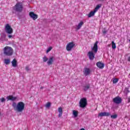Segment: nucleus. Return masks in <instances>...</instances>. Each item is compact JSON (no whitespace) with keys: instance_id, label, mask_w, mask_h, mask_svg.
<instances>
[{"instance_id":"obj_1","label":"nucleus","mask_w":130,"mask_h":130,"mask_svg":"<svg viewBox=\"0 0 130 130\" xmlns=\"http://www.w3.org/2000/svg\"><path fill=\"white\" fill-rule=\"evenodd\" d=\"M92 51H89L87 53V56H88L89 59L90 60H93L94 58H95V53H97L98 51V41H96L94 44L93 47H92L91 48Z\"/></svg>"},{"instance_id":"obj_2","label":"nucleus","mask_w":130,"mask_h":130,"mask_svg":"<svg viewBox=\"0 0 130 130\" xmlns=\"http://www.w3.org/2000/svg\"><path fill=\"white\" fill-rule=\"evenodd\" d=\"M12 107L16 111L22 112L25 109V104L23 102H20L17 104L15 102H13Z\"/></svg>"},{"instance_id":"obj_3","label":"nucleus","mask_w":130,"mask_h":130,"mask_svg":"<svg viewBox=\"0 0 130 130\" xmlns=\"http://www.w3.org/2000/svg\"><path fill=\"white\" fill-rule=\"evenodd\" d=\"M13 10L17 13H22L24 9V6L22 2H18L13 8Z\"/></svg>"},{"instance_id":"obj_4","label":"nucleus","mask_w":130,"mask_h":130,"mask_svg":"<svg viewBox=\"0 0 130 130\" xmlns=\"http://www.w3.org/2000/svg\"><path fill=\"white\" fill-rule=\"evenodd\" d=\"M3 50L5 55L7 56H11L14 53V50L11 47L6 46L4 48Z\"/></svg>"},{"instance_id":"obj_5","label":"nucleus","mask_w":130,"mask_h":130,"mask_svg":"<svg viewBox=\"0 0 130 130\" xmlns=\"http://www.w3.org/2000/svg\"><path fill=\"white\" fill-rule=\"evenodd\" d=\"M79 106L81 108H85L87 106V99L86 98H82L79 102Z\"/></svg>"},{"instance_id":"obj_6","label":"nucleus","mask_w":130,"mask_h":130,"mask_svg":"<svg viewBox=\"0 0 130 130\" xmlns=\"http://www.w3.org/2000/svg\"><path fill=\"white\" fill-rule=\"evenodd\" d=\"M5 31L8 34H12L13 33V28L10 26V24H7L5 26Z\"/></svg>"},{"instance_id":"obj_7","label":"nucleus","mask_w":130,"mask_h":130,"mask_svg":"<svg viewBox=\"0 0 130 130\" xmlns=\"http://www.w3.org/2000/svg\"><path fill=\"white\" fill-rule=\"evenodd\" d=\"M75 43L74 42H70L66 46V49L68 51H71L74 47L75 46Z\"/></svg>"},{"instance_id":"obj_8","label":"nucleus","mask_w":130,"mask_h":130,"mask_svg":"<svg viewBox=\"0 0 130 130\" xmlns=\"http://www.w3.org/2000/svg\"><path fill=\"white\" fill-rule=\"evenodd\" d=\"M113 101L114 103H115L116 104H120V103H121V98L119 96H116L115 98L113 99Z\"/></svg>"},{"instance_id":"obj_9","label":"nucleus","mask_w":130,"mask_h":130,"mask_svg":"<svg viewBox=\"0 0 130 130\" xmlns=\"http://www.w3.org/2000/svg\"><path fill=\"white\" fill-rule=\"evenodd\" d=\"M111 114L109 112H101L99 113L98 117H102L103 116H110Z\"/></svg>"},{"instance_id":"obj_10","label":"nucleus","mask_w":130,"mask_h":130,"mask_svg":"<svg viewBox=\"0 0 130 130\" xmlns=\"http://www.w3.org/2000/svg\"><path fill=\"white\" fill-rule=\"evenodd\" d=\"M29 16L30 18L33 19V20H36V19L38 18V15L37 14H35L33 12H29Z\"/></svg>"},{"instance_id":"obj_11","label":"nucleus","mask_w":130,"mask_h":130,"mask_svg":"<svg viewBox=\"0 0 130 130\" xmlns=\"http://www.w3.org/2000/svg\"><path fill=\"white\" fill-rule=\"evenodd\" d=\"M96 65L98 67V68H99V69H104L105 66L104 63L100 61L96 62Z\"/></svg>"},{"instance_id":"obj_12","label":"nucleus","mask_w":130,"mask_h":130,"mask_svg":"<svg viewBox=\"0 0 130 130\" xmlns=\"http://www.w3.org/2000/svg\"><path fill=\"white\" fill-rule=\"evenodd\" d=\"M8 101L10 100L11 101H15L17 100V97H14L13 95H9L7 97Z\"/></svg>"},{"instance_id":"obj_13","label":"nucleus","mask_w":130,"mask_h":130,"mask_svg":"<svg viewBox=\"0 0 130 130\" xmlns=\"http://www.w3.org/2000/svg\"><path fill=\"white\" fill-rule=\"evenodd\" d=\"M53 63V57H50L47 61V64L50 66Z\"/></svg>"},{"instance_id":"obj_14","label":"nucleus","mask_w":130,"mask_h":130,"mask_svg":"<svg viewBox=\"0 0 130 130\" xmlns=\"http://www.w3.org/2000/svg\"><path fill=\"white\" fill-rule=\"evenodd\" d=\"M90 69L88 68H85L84 71V74L85 76H88L90 75Z\"/></svg>"},{"instance_id":"obj_15","label":"nucleus","mask_w":130,"mask_h":130,"mask_svg":"<svg viewBox=\"0 0 130 130\" xmlns=\"http://www.w3.org/2000/svg\"><path fill=\"white\" fill-rule=\"evenodd\" d=\"M58 112H59L58 117H61L62 115V108L59 107L58 108Z\"/></svg>"},{"instance_id":"obj_16","label":"nucleus","mask_w":130,"mask_h":130,"mask_svg":"<svg viewBox=\"0 0 130 130\" xmlns=\"http://www.w3.org/2000/svg\"><path fill=\"white\" fill-rule=\"evenodd\" d=\"M17 60L16 59H14L11 62L12 67L16 68V67H17Z\"/></svg>"},{"instance_id":"obj_17","label":"nucleus","mask_w":130,"mask_h":130,"mask_svg":"<svg viewBox=\"0 0 130 130\" xmlns=\"http://www.w3.org/2000/svg\"><path fill=\"white\" fill-rule=\"evenodd\" d=\"M83 24H84V22L83 21H81L77 25L76 29L79 30V29H81V27H82V26H83Z\"/></svg>"},{"instance_id":"obj_18","label":"nucleus","mask_w":130,"mask_h":130,"mask_svg":"<svg viewBox=\"0 0 130 130\" xmlns=\"http://www.w3.org/2000/svg\"><path fill=\"white\" fill-rule=\"evenodd\" d=\"M95 13H96L94 10L93 11L90 12L89 14L88 15V18H91V17H93L94 15H95Z\"/></svg>"},{"instance_id":"obj_19","label":"nucleus","mask_w":130,"mask_h":130,"mask_svg":"<svg viewBox=\"0 0 130 130\" xmlns=\"http://www.w3.org/2000/svg\"><path fill=\"white\" fill-rule=\"evenodd\" d=\"M83 90L84 91H87V90H89V89L90 88V84L85 85L84 86H83Z\"/></svg>"},{"instance_id":"obj_20","label":"nucleus","mask_w":130,"mask_h":130,"mask_svg":"<svg viewBox=\"0 0 130 130\" xmlns=\"http://www.w3.org/2000/svg\"><path fill=\"white\" fill-rule=\"evenodd\" d=\"M100 8H101V5H98L95 7V8L94 9V10L93 11H94L96 13V12H97L98 11V10H99V9H100Z\"/></svg>"},{"instance_id":"obj_21","label":"nucleus","mask_w":130,"mask_h":130,"mask_svg":"<svg viewBox=\"0 0 130 130\" xmlns=\"http://www.w3.org/2000/svg\"><path fill=\"white\" fill-rule=\"evenodd\" d=\"M10 62H11L10 59H5L4 63H5V64H10Z\"/></svg>"},{"instance_id":"obj_22","label":"nucleus","mask_w":130,"mask_h":130,"mask_svg":"<svg viewBox=\"0 0 130 130\" xmlns=\"http://www.w3.org/2000/svg\"><path fill=\"white\" fill-rule=\"evenodd\" d=\"M73 114L74 116V117H78V111H76V110L73 111Z\"/></svg>"},{"instance_id":"obj_23","label":"nucleus","mask_w":130,"mask_h":130,"mask_svg":"<svg viewBox=\"0 0 130 130\" xmlns=\"http://www.w3.org/2000/svg\"><path fill=\"white\" fill-rule=\"evenodd\" d=\"M112 48L113 49H115V48H116V45L114 43V41L112 42Z\"/></svg>"},{"instance_id":"obj_24","label":"nucleus","mask_w":130,"mask_h":130,"mask_svg":"<svg viewBox=\"0 0 130 130\" xmlns=\"http://www.w3.org/2000/svg\"><path fill=\"white\" fill-rule=\"evenodd\" d=\"M111 118H112L113 119H116V118H117V114L111 115Z\"/></svg>"},{"instance_id":"obj_25","label":"nucleus","mask_w":130,"mask_h":130,"mask_svg":"<svg viewBox=\"0 0 130 130\" xmlns=\"http://www.w3.org/2000/svg\"><path fill=\"white\" fill-rule=\"evenodd\" d=\"M43 60L44 62H46V61L48 60V58H47L46 56H44V57H43Z\"/></svg>"},{"instance_id":"obj_26","label":"nucleus","mask_w":130,"mask_h":130,"mask_svg":"<svg viewBox=\"0 0 130 130\" xmlns=\"http://www.w3.org/2000/svg\"><path fill=\"white\" fill-rule=\"evenodd\" d=\"M118 82V78H115L113 80V84H116Z\"/></svg>"},{"instance_id":"obj_27","label":"nucleus","mask_w":130,"mask_h":130,"mask_svg":"<svg viewBox=\"0 0 130 130\" xmlns=\"http://www.w3.org/2000/svg\"><path fill=\"white\" fill-rule=\"evenodd\" d=\"M51 105V104L49 102L47 103L46 105V107H47V108H49V107H50V106Z\"/></svg>"},{"instance_id":"obj_28","label":"nucleus","mask_w":130,"mask_h":130,"mask_svg":"<svg viewBox=\"0 0 130 130\" xmlns=\"http://www.w3.org/2000/svg\"><path fill=\"white\" fill-rule=\"evenodd\" d=\"M51 49H52V47H49V48L46 51V53H48V52H49V51H50V50H51Z\"/></svg>"},{"instance_id":"obj_29","label":"nucleus","mask_w":130,"mask_h":130,"mask_svg":"<svg viewBox=\"0 0 130 130\" xmlns=\"http://www.w3.org/2000/svg\"><path fill=\"white\" fill-rule=\"evenodd\" d=\"M1 102H5L6 101V99L4 98H2V99H0Z\"/></svg>"},{"instance_id":"obj_30","label":"nucleus","mask_w":130,"mask_h":130,"mask_svg":"<svg viewBox=\"0 0 130 130\" xmlns=\"http://www.w3.org/2000/svg\"><path fill=\"white\" fill-rule=\"evenodd\" d=\"M25 70H26V71H27V72H29V71H30V69L28 67H26L25 68Z\"/></svg>"},{"instance_id":"obj_31","label":"nucleus","mask_w":130,"mask_h":130,"mask_svg":"<svg viewBox=\"0 0 130 130\" xmlns=\"http://www.w3.org/2000/svg\"><path fill=\"white\" fill-rule=\"evenodd\" d=\"M127 61L130 62V55L127 57Z\"/></svg>"},{"instance_id":"obj_32","label":"nucleus","mask_w":130,"mask_h":130,"mask_svg":"<svg viewBox=\"0 0 130 130\" xmlns=\"http://www.w3.org/2000/svg\"><path fill=\"white\" fill-rule=\"evenodd\" d=\"M103 34H106L107 33V31L106 30H104L103 31Z\"/></svg>"},{"instance_id":"obj_33","label":"nucleus","mask_w":130,"mask_h":130,"mask_svg":"<svg viewBox=\"0 0 130 130\" xmlns=\"http://www.w3.org/2000/svg\"><path fill=\"white\" fill-rule=\"evenodd\" d=\"M8 37H9V38H12V37H13V36L9 35H8Z\"/></svg>"},{"instance_id":"obj_34","label":"nucleus","mask_w":130,"mask_h":130,"mask_svg":"<svg viewBox=\"0 0 130 130\" xmlns=\"http://www.w3.org/2000/svg\"><path fill=\"white\" fill-rule=\"evenodd\" d=\"M128 103H129V102H130V98L128 99Z\"/></svg>"},{"instance_id":"obj_35","label":"nucleus","mask_w":130,"mask_h":130,"mask_svg":"<svg viewBox=\"0 0 130 130\" xmlns=\"http://www.w3.org/2000/svg\"><path fill=\"white\" fill-rule=\"evenodd\" d=\"M3 37H4V38H6V35H4Z\"/></svg>"},{"instance_id":"obj_36","label":"nucleus","mask_w":130,"mask_h":130,"mask_svg":"<svg viewBox=\"0 0 130 130\" xmlns=\"http://www.w3.org/2000/svg\"><path fill=\"white\" fill-rule=\"evenodd\" d=\"M99 1L103 2V1H104L105 0H99Z\"/></svg>"},{"instance_id":"obj_37","label":"nucleus","mask_w":130,"mask_h":130,"mask_svg":"<svg viewBox=\"0 0 130 130\" xmlns=\"http://www.w3.org/2000/svg\"><path fill=\"white\" fill-rule=\"evenodd\" d=\"M43 87H41V89H43Z\"/></svg>"},{"instance_id":"obj_38","label":"nucleus","mask_w":130,"mask_h":130,"mask_svg":"<svg viewBox=\"0 0 130 130\" xmlns=\"http://www.w3.org/2000/svg\"><path fill=\"white\" fill-rule=\"evenodd\" d=\"M128 91V92H129V91H128V90H127Z\"/></svg>"}]
</instances>
